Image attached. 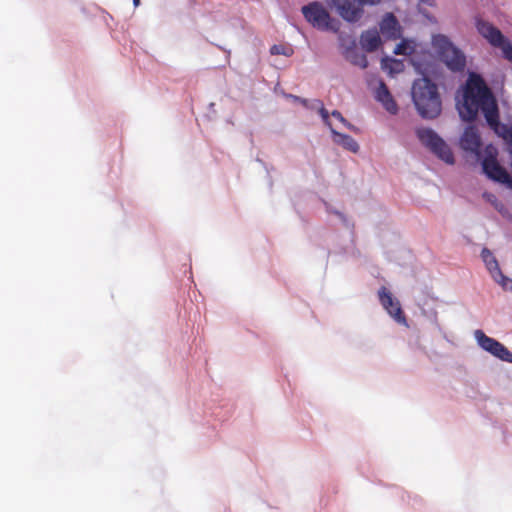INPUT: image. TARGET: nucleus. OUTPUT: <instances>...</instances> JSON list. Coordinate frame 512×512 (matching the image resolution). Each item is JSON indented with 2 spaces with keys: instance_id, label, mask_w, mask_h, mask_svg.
I'll use <instances>...</instances> for the list:
<instances>
[{
  "instance_id": "nucleus-22",
  "label": "nucleus",
  "mask_w": 512,
  "mask_h": 512,
  "mask_svg": "<svg viewBox=\"0 0 512 512\" xmlns=\"http://www.w3.org/2000/svg\"><path fill=\"white\" fill-rule=\"evenodd\" d=\"M389 62L391 65L388 67L386 60H383V64H384L383 67L385 69H389L390 73L401 71L402 63L400 61L395 60V59H390Z\"/></svg>"
},
{
  "instance_id": "nucleus-16",
  "label": "nucleus",
  "mask_w": 512,
  "mask_h": 512,
  "mask_svg": "<svg viewBox=\"0 0 512 512\" xmlns=\"http://www.w3.org/2000/svg\"><path fill=\"white\" fill-rule=\"evenodd\" d=\"M474 336L482 349L492 353L497 346V340L488 337L482 330H476Z\"/></svg>"
},
{
  "instance_id": "nucleus-25",
  "label": "nucleus",
  "mask_w": 512,
  "mask_h": 512,
  "mask_svg": "<svg viewBox=\"0 0 512 512\" xmlns=\"http://www.w3.org/2000/svg\"><path fill=\"white\" fill-rule=\"evenodd\" d=\"M360 5L375 6L378 5L382 0H355Z\"/></svg>"
},
{
  "instance_id": "nucleus-4",
  "label": "nucleus",
  "mask_w": 512,
  "mask_h": 512,
  "mask_svg": "<svg viewBox=\"0 0 512 512\" xmlns=\"http://www.w3.org/2000/svg\"><path fill=\"white\" fill-rule=\"evenodd\" d=\"M302 13L313 27L319 30H339V22L330 16L328 10L320 2L314 1L302 7Z\"/></svg>"
},
{
  "instance_id": "nucleus-19",
  "label": "nucleus",
  "mask_w": 512,
  "mask_h": 512,
  "mask_svg": "<svg viewBox=\"0 0 512 512\" xmlns=\"http://www.w3.org/2000/svg\"><path fill=\"white\" fill-rule=\"evenodd\" d=\"M412 51V46L405 40L398 43L394 49L396 55H410Z\"/></svg>"
},
{
  "instance_id": "nucleus-17",
  "label": "nucleus",
  "mask_w": 512,
  "mask_h": 512,
  "mask_svg": "<svg viewBox=\"0 0 512 512\" xmlns=\"http://www.w3.org/2000/svg\"><path fill=\"white\" fill-rule=\"evenodd\" d=\"M346 58L353 65L359 66V67H361L363 69L368 66L367 57L363 53L357 51L356 49L348 50L346 52Z\"/></svg>"
},
{
  "instance_id": "nucleus-9",
  "label": "nucleus",
  "mask_w": 512,
  "mask_h": 512,
  "mask_svg": "<svg viewBox=\"0 0 512 512\" xmlns=\"http://www.w3.org/2000/svg\"><path fill=\"white\" fill-rule=\"evenodd\" d=\"M379 301L383 308L398 322L405 321V316L398 300L394 299L391 292L386 287H381L378 291Z\"/></svg>"
},
{
  "instance_id": "nucleus-21",
  "label": "nucleus",
  "mask_w": 512,
  "mask_h": 512,
  "mask_svg": "<svg viewBox=\"0 0 512 512\" xmlns=\"http://www.w3.org/2000/svg\"><path fill=\"white\" fill-rule=\"evenodd\" d=\"M270 53L272 55H285V56H291L293 53V50L291 47H286L283 45H273L270 48Z\"/></svg>"
},
{
  "instance_id": "nucleus-18",
  "label": "nucleus",
  "mask_w": 512,
  "mask_h": 512,
  "mask_svg": "<svg viewBox=\"0 0 512 512\" xmlns=\"http://www.w3.org/2000/svg\"><path fill=\"white\" fill-rule=\"evenodd\" d=\"M491 354L502 361L512 363V353L499 341Z\"/></svg>"
},
{
  "instance_id": "nucleus-27",
  "label": "nucleus",
  "mask_w": 512,
  "mask_h": 512,
  "mask_svg": "<svg viewBox=\"0 0 512 512\" xmlns=\"http://www.w3.org/2000/svg\"><path fill=\"white\" fill-rule=\"evenodd\" d=\"M133 3H134L135 6H138L139 3H140V0H133Z\"/></svg>"
},
{
  "instance_id": "nucleus-12",
  "label": "nucleus",
  "mask_w": 512,
  "mask_h": 512,
  "mask_svg": "<svg viewBox=\"0 0 512 512\" xmlns=\"http://www.w3.org/2000/svg\"><path fill=\"white\" fill-rule=\"evenodd\" d=\"M375 98L378 102H380L383 107L391 114H396L398 111V106L393 99L387 85L380 80L379 86L375 91Z\"/></svg>"
},
{
  "instance_id": "nucleus-7",
  "label": "nucleus",
  "mask_w": 512,
  "mask_h": 512,
  "mask_svg": "<svg viewBox=\"0 0 512 512\" xmlns=\"http://www.w3.org/2000/svg\"><path fill=\"white\" fill-rule=\"evenodd\" d=\"M477 30L492 46L501 48L504 58L512 63V45L498 28L488 22L478 21Z\"/></svg>"
},
{
  "instance_id": "nucleus-26",
  "label": "nucleus",
  "mask_w": 512,
  "mask_h": 512,
  "mask_svg": "<svg viewBox=\"0 0 512 512\" xmlns=\"http://www.w3.org/2000/svg\"><path fill=\"white\" fill-rule=\"evenodd\" d=\"M289 97L292 98L294 101L301 103L303 106H307L308 101L306 99L294 95H289Z\"/></svg>"
},
{
  "instance_id": "nucleus-1",
  "label": "nucleus",
  "mask_w": 512,
  "mask_h": 512,
  "mask_svg": "<svg viewBox=\"0 0 512 512\" xmlns=\"http://www.w3.org/2000/svg\"><path fill=\"white\" fill-rule=\"evenodd\" d=\"M458 111L464 121H474L481 111L487 124L497 134L503 136L512 146V126L508 128L499 121V109L497 101L485 83L484 79L475 73H471L467 79L462 102L458 103Z\"/></svg>"
},
{
  "instance_id": "nucleus-10",
  "label": "nucleus",
  "mask_w": 512,
  "mask_h": 512,
  "mask_svg": "<svg viewBox=\"0 0 512 512\" xmlns=\"http://www.w3.org/2000/svg\"><path fill=\"white\" fill-rule=\"evenodd\" d=\"M460 146L465 151L480 154L481 137L475 126H469L464 130L460 138Z\"/></svg>"
},
{
  "instance_id": "nucleus-15",
  "label": "nucleus",
  "mask_w": 512,
  "mask_h": 512,
  "mask_svg": "<svg viewBox=\"0 0 512 512\" xmlns=\"http://www.w3.org/2000/svg\"><path fill=\"white\" fill-rule=\"evenodd\" d=\"M332 134L334 135V141L340 145H342L345 149L356 153L359 150V145L350 135L342 134L334 129H331Z\"/></svg>"
},
{
  "instance_id": "nucleus-20",
  "label": "nucleus",
  "mask_w": 512,
  "mask_h": 512,
  "mask_svg": "<svg viewBox=\"0 0 512 512\" xmlns=\"http://www.w3.org/2000/svg\"><path fill=\"white\" fill-rule=\"evenodd\" d=\"M483 196L495 207L496 210H498L500 213H504V211L506 210L504 204L501 201H499L494 194L484 193Z\"/></svg>"
},
{
  "instance_id": "nucleus-5",
  "label": "nucleus",
  "mask_w": 512,
  "mask_h": 512,
  "mask_svg": "<svg viewBox=\"0 0 512 512\" xmlns=\"http://www.w3.org/2000/svg\"><path fill=\"white\" fill-rule=\"evenodd\" d=\"M498 151L493 145H487L485 156L482 161L484 173L492 180L512 186V179L509 173L497 161Z\"/></svg>"
},
{
  "instance_id": "nucleus-8",
  "label": "nucleus",
  "mask_w": 512,
  "mask_h": 512,
  "mask_svg": "<svg viewBox=\"0 0 512 512\" xmlns=\"http://www.w3.org/2000/svg\"><path fill=\"white\" fill-rule=\"evenodd\" d=\"M481 257L493 279L499 283L503 289L512 291V279H509L502 274L498 261L492 252L489 249L484 248L481 252Z\"/></svg>"
},
{
  "instance_id": "nucleus-2",
  "label": "nucleus",
  "mask_w": 512,
  "mask_h": 512,
  "mask_svg": "<svg viewBox=\"0 0 512 512\" xmlns=\"http://www.w3.org/2000/svg\"><path fill=\"white\" fill-rule=\"evenodd\" d=\"M412 100L422 118L435 119L442 110L438 87L429 78L416 79L412 85Z\"/></svg>"
},
{
  "instance_id": "nucleus-13",
  "label": "nucleus",
  "mask_w": 512,
  "mask_h": 512,
  "mask_svg": "<svg viewBox=\"0 0 512 512\" xmlns=\"http://www.w3.org/2000/svg\"><path fill=\"white\" fill-rule=\"evenodd\" d=\"M360 43L365 51L373 52L381 45V38L377 30H367L361 34Z\"/></svg>"
},
{
  "instance_id": "nucleus-24",
  "label": "nucleus",
  "mask_w": 512,
  "mask_h": 512,
  "mask_svg": "<svg viewBox=\"0 0 512 512\" xmlns=\"http://www.w3.org/2000/svg\"><path fill=\"white\" fill-rule=\"evenodd\" d=\"M332 117H334L335 119H337L339 122L343 123L345 126H347L348 128H351V124L348 123L346 121V119L342 116V114L337 111V110H334L332 113H331Z\"/></svg>"
},
{
  "instance_id": "nucleus-23",
  "label": "nucleus",
  "mask_w": 512,
  "mask_h": 512,
  "mask_svg": "<svg viewBox=\"0 0 512 512\" xmlns=\"http://www.w3.org/2000/svg\"><path fill=\"white\" fill-rule=\"evenodd\" d=\"M319 114L320 116L322 117V120L323 122L330 127V129H333L332 128V124L330 122V119H329V113L328 111L324 108V106L321 104L320 108H319Z\"/></svg>"
},
{
  "instance_id": "nucleus-14",
  "label": "nucleus",
  "mask_w": 512,
  "mask_h": 512,
  "mask_svg": "<svg viewBox=\"0 0 512 512\" xmlns=\"http://www.w3.org/2000/svg\"><path fill=\"white\" fill-rule=\"evenodd\" d=\"M398 27V20L392 13H387L380 23V31L382 34L391 38L397 37Z\"/></svg>"
},
{
  "instance_id": "nucleus-6",
  "label": "nucleus",
  "mask_w": 512,
  "mask_h": 512,
  "mask_svg": "<svg viewBox=\"0 0 512 512\" xmlns=\"http://www.w3.org/2000/svg\"><path fill=\"white\" fill-rule=\"evenodd\" d=\"M420 141L428 147L438 158L447 164L454 163V155L450 147L431 129H419L417 131Z\"/></svg>"
},
{
  "instance_id": "nucleus-3",
  "label": "nucleus",
  "mask_w": 512,
  "mask_h": 512,
  "mask_svg": "<svg viewBox=\"0 0 512 512\" xmlns=\"http://www.w3.org/2000/svg\"><path fill=\"white\" fill-rule=\"evenodd\" d=\"M432 46L450 70L460 72L465 68V55L452 44L448 37L442 34L433 36Z\"/></svg>"
},
{
  "instance_id": "nucleus-11",
  "label": "nucleus",
  "mask_w": 512,
  "mask_h": 512,
  "mask_svg": "<svg viewBox=\"0 0 512 512\" xmlns=\"http://www.w3.org/2000/svg\"><path fill=\"white\" fill-rule=\"evenodd\" d=\"M339 15L347 22H357L363 15V9L355 6L350 0H333Z\"/></svg>"
}]
</instances>
